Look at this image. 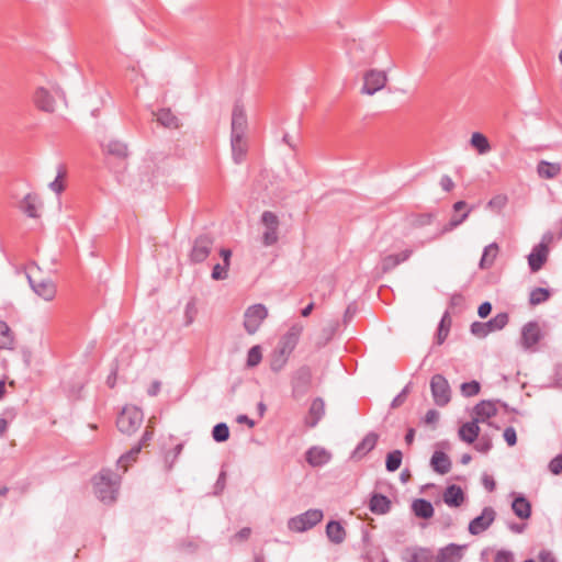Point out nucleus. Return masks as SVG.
Returning <instances> with one entry per match:
<instances>
[{"label": "nucleus", "mask_w": 562, "mask_h": 562, "mask_svg": "<svg viewBox=\"0 0 562 562\" xmlns=\"http://www.w3.org/2000/svg\"><path fill=\"white\" fill-rule=\"evenodd\" d=\"M95 496L104 504L116 501L121 476L110 469L101 470L92 479Z\"/></svg>", "instance_id": "obj_1"}, {"label": "nucleus", "mask_w": 562, "mask_h": 562, "mask_svg": "<svg viewBox=\"0 0 562 562\" xmlns=\"http://www.w3.org/2000/svg\"><path fill=\"white\" fill-rule=\"evenodd\" d=\"M144 420L143 412L136 406H126L117 417L116 426L123 434H134Z\"/></svg>", "instance_id": "obj_2"}, {"label": "nucleus", "mask_w": 562, "mask_h": 562, "mask_svg": "<svg viewBox=\"0 0 562 562\" xmlns=\"http://www.w3.org/2000/svg\"><path fill=\"white\" fill-rule=\"evenodd\" d=\"M268 308L263 304H254L246 308L244 313V328L247 334H256L263 321L268 317Z\"/></svg>", "instance_id": "obj_3"}, {"label": "nucleus", "mask_w": 562, "mask_h": 562, "mask_svg": "<svg viewBox=\"0 0 562 562\" xmlns=\"http://www.w3.org/2000/svg\"><path fill=\"white\" fill-rule=\"evenodd\" d=\"M260 223L263 226L261 241L263 246H273L279 240V226L280 221L276 213L271 211H265L261 214Z\"/></svg>", "instance_id": "obj_4"}, {"label": "nucleus", "mask_w": 562, "mask_h": 562, "mask_svg": "<svg viewBox=\"0 0 562 562\" xmlns=\"http://www.w3.org/2000/svg\"><path fill=\"white\" fill-rule=\"evenodd\" d=\"M322 519L323 512L321 509H308L301 515L292 517L288 522V527L292 531L303 532L316 526Z\"/></svg>", "instance_id": "obj_5"}, {"label": "nucleus", "mask_w": 562, "mask_h": 562, "mask_svg": "<svg viewBox=\"0 0 562 562\" xmlns=\"http://www.w3.org/2000/svg\"><path fill=\"white\" fill-rule=\"evenodd\" d=\"M430 391L437 406H446L451 400V389L442 374H435L430 379Z\"/></svg>", "instance_id": "obj_6"}, {"label": "nucleus", "mask_w": 562, "mask_h": 562, "mask_svg": "<svg viewBox=\"0 0 562 562\" xmlns=\"http://www.w3.org/2000/svg\"><path fill=\"white\" fill-rule=\"evenodd\" d=\"M387 82V75L384 70L370 69L363 74V86L361 93L373 95L382 90Z\"/></svg>", "instance_id": "obj_7"}, {"label": "nucleus", "mask_w": 562, "mask_h": 562, "mask_svg": "<svg viewBox=\"0 0 562 562\" xmlns=\"http://www.w3.org/2000/svg\"><path fill=\"white\" fill-rule=\"evenodd\" d=\"M507 323L508 315L506 313H498L488 322H474L471 325V333L477 337H485L492 331L503 329L507 325Z\"/></svg>", "instance_id": "obj_8"}, {"label": "nucleus", "mask_w": 562, "mask_h": 562, "mask_svg": "<svg viewBox=\"0 0 562 562\" xmlns=\"http://www.w3.org/2000/svg\"><path fill=\"white\" fill-rule=\"evenodd\" d=\"M304 326L301 323L293 324L289 330L281 337L279 342L280 357H289L296 347L303 333Z\"/></svg>", "instance_id": "obj_9"}, {"label": "nucleus", "mask_w": 562, "mask_h": 562, "mask_svg": "<svg viewBox=\"0 0 562 562\" xmlns=\"http://www.w3.org/2000/svg\"><path fill=\"white\" fill-rule=\"evenodd\" d=\"M496 517V512L492 507H485L481 515L472 519L469 524V532L477 536L490 528Z\"/></svg>", "instance_id": "obj_10"}, {"label": "nucleus", "mask_w": 562, "mask_h": 562, "mask_svg": "<svg viewBox=\"0 0 562 562\" xmlns=\"http://www.w3.org/2000/svg\"><path fill=\"white\" fill-rule=\"evenodd\" d=\"M213 240L209 236H200L194 243L190 252V260L193 263L203 262L210 255L212 249Z\"/></svg>", "instance_id": "obj_11"}, {"label": "nucleus", "mask_w": 562, "mask_h": 562, "mask_svg": "<svg viewBox=\"0 0 562 562\" xmlns=\"http://www.w3.org/2000/svg\"><path fill=\"white\" fill-rule=\"evenodd\" d=\"M248 121L241 104L235 103L232 112L231 135L246 136Z\"/></svg>", "instance_id": "obj_12"}, {"label": "nucleus", "mask_w": 562, "mask_h": 562, "mask_svg": "<svg viewBox=\"0 0 562 562\" xmlns=\"http://www.w3.org/2000/svg\"><path fill=\"white\" fill-rule=\"evenodd\" d=\"M312 383V371L308 367L300 368L293 375L292 386L295 395L305 394Z\"/></svg>", "instance_id": "obj_13"}, {"label": "nucleus", "mask_w": 562, "mask_h": 562, "mask_svg": "<svg viewBox=\"0 0 562 562\" xmlns=\"http://www.w3.org/2000/svg\"><path fill=\"white\" fill-rule=\"evenodd\" d=\"M465 546L449 543L448 546L439 549L435 555V562H461L463 559V551Z\"/></svg>", "instance_id": "obj_14"}, {"label": "nucleus", "mask_w": 562, "mask_h": 562, "mask_svg": "<svg viewBox=\"0 0 562 562\" xmlns=\"http://www.w3.org/2000/svg\"><path fill=\"white\" fill-rule=\"evenodd\" d=\"M549 248L546 244L540 243L535 246L528 256V265L532 272L539 271L547 262Z\"/></svg>", "instance_id": "obj_15"}, {"label": "nucleus", "mask_w": 562, "mask_h": 562, "mask_svg": "<svg viewBox=\"0 0 562 562\" xmlns=\"http://www.w3.org/2000/svg\"><path fill=\"white\" fill-rule=\"evenodd\" d=\"M541 339V329L538 323L529 322L521 330V344L525 349H531Z\"/></svg>", "instance_id": "obj_16"}, {"label": "nucleus", "mask_w": 562, "mask_h": 562, "mask_svg": "<svg viewBox=\"0 0 562 562\" xmlns=\"http://www.w3.org/2000/svg\"><path fill=\"white\" fill-rule=\"evenodd\" d=\"M33 102L41 111L52 113L55 110V100L47 89L38 87L33 94Z\"/></svg>", "instance_id": "obj_17"}, {"label": "nucleus", "mask_w": 562, "mask_h": 562, "mask_svg": "<svg viewBox=\"0 0 562 562\" xmlns=\"http://www.w3.org/2000/svg\"><path fill=\"white\" fill-rule=\"evenodd\" d=\"M232 157L235 164H241L248 151V140L246 136L231 135Z\"/></svg>", "instance_id": "obj_18"}, {"label": "nucleus", "mask_w": 562, "mask_h": 562, "mask_svg": "<svg viewBox=\"0 0 562 562\" xmlns=\"http://www.w3.org/2000/svg\"><path fill=\"white\" fill-rule=\"evenodd\" d=\"M403 560L405 562H435V555L427 548H406Z\"/></svg>", "instance_id": "obj_19"}, {"label": "nucleus", "mask_w": 562, "mask_h": 562, "mask_svg": "<svg viewBox=\"0 0 562 562\" xmlns=\"http://www.w3.org/2000/svg\"><path fill=\"white\" fill-rule=\"evenodd\" d=\"M43 203L37 194L34 193H27L22 202H21V210L32 218L40 217V210L42 209Z\"/></svg>", "instance_id": "obj_20"}, {"label": "nucleus", "mask_w": 562, "mask_h": 562, "mask_svg": "<svg viewBox=\"0 0 562 562\" xmlns=\"http://www.w3.org/2000/svg\"><path fill=\"white\" fill-rule=\"evenodd\" d=\"M29 282L33 291L46 301H50L56 295V286L52 281L43 280L35 282L30 276H27Z\"/></svg>", "instance_id": "obj_21"}, {"label": "nucleus", "mask_w": 562, "mask_h": 562, "mask_svg": "<svg viewBox=\"0 0 562 562\" xmlns=\"http://www.w3.org/2000/svg\"><path fill=\"white\" fill-rule=\"evenodd\" d=\"M325 415V403L323 398L316 397L313 400L311 407L308 409V415L305 418V424L313 428Z\"/></svg>", "instance_id": "obj_22"}, {"label": "nucleus", "mask_w": 562, "mask_h": 562, "mask_svg": "<svg viewBox=\"0 0 562 562\" xmlns=\"http://www.w3.org/2000/svg\"><path fill=\"white\" fill-rule=\"evenodd\" d=\"M306 461L312 467H322L329 462L331 454L324 448L312 447L306 451Z\"/></svg>", "instance_id": "obj_23"}, {"label": "nucleus", "mask_w": 562, "mask_h": 562, "mask_svg": "<svg viewBox=\"0 0 562 562\" xmlns=\"http://www.w3.org/2000/svg\"><path fill=\"white\" fill-rule=\"evenodd\" d=\"M464 498H465L464 492L462 491V488L459 485H456V484L449 485L445 490L443 495H442L443 502L449 507L461 506L464 502Z\"/></svg>", "instance_id": "obj_24"}, {"label": "nucleus", "mask_w": 562, "mask_h": 562, "mask_svg": "<svg viewBox=\"0 0 562 562\" xmlns=\"http://www.w3.org/2000/svg\"><path fill=\"white\" fill-rule=\"evenodd\" d=\"M473 412L475 415L474 419H477V423H484L496 415L497 408L492 401H481L474 406Z\"/></svg>", "instance_id": "obj_25"}, {"label": "nucleus", "mask_w": 562, "mask_h": 562, "mask_svg": "<svg viewBox=\"0 0 562 562\" xmlns=\"http://www.w3.org/2000/svg\"><path fill=\"white\" fill-rule=\"evenodd\" d=\"M379 436L375 432H369L356 447L353 451V457L361 459L371 450L374 449L378 442Z\"/></svg>", "instance_id": "obj_26"}, {"label": "nucleus", "mask_w": 562, "mask_h": 562, "mask_svg": "<svg viewBox=\"0 0 562 562\" xmlns=\"http://www.w3.org/2000/svg\"><path fill=\"white\" fill-rule=\"evenodd\" d=\"M413 254V250L406 249L400 254L389 255L382 259V270L383 272H389L400 263L406 261Z\"/></svg>", "instance_id": "obj_27"}, {"label": "nucleus", "mask_w": 562, "mask_h": 562, "mask_svg": "<svg viewBox=\"0 0 562 562\" xmlns=\"http://www.w3.org/2000/svg\"><path fill=\"white\" fill-rule=\"evenodd\" d=\"M477 424V419L474 418L472 422L463 424L459 429L460 439L468 443L474 442L480 435V427Z\"/></svg>", "instance_id": "obj_28"}, {"label": "nucleus", "mask_w": 562, "mask_h": 562, "mask_svg": "<svg viewBox=\"0 0 562 562\" xmlns=\"http://www.w3.org/2000/svg\"><path fill=\"white\" fill-rule=\"evenodd\" d=\"M430 464L432 469L439 474H447L451 470V461L449 457L442 451H435Z\"/></svg>", "instance_id": "obj_29"}, {"label": "nucleus", "mask_w": 562, "mask_h": 562, "mask_svg": "<svg viewBox=\"0 0 562 562\" xmlns=\"http://www.w3.org/2000/svg\"><path fill=\"white\" fill-rule=\"evenodd\" d=\"M561 165L559 162H550L540 160L537 165V173L542 179H553L561 172Z\"/></svg>", "instance_id": "obj_30"}, {"label": "nucleus", "mask_w": 562, "mask_h": 562, "mask_svg": "<svg viewBox=\"0 0 562 562\" xmlns=\"http://www.w3.org/2000/svg\"><path fill=\"white\" fill-rule=\"evenodd\" d=\"M413 513L420 518L429 519L434 516V507L431 503L424 498L415 499L412 504Z\"/></svg>", "instance_id": "obj_31"}, {"label": "nucleus", "mask_w": 562, "mask_h": 562, "mask_svg": "<svg viewBox=\"0 0 562 562\" xmlns=\"http://www.w3.org/2000/svg\"><path fill=\"white\" fill-rule=\"evenodd\" d=\"M370 510L374 514H386L390 510L391 502L382 494H373L369 504Z\"/></svg>", "instance_id": "obj_32"}, {"label": "nucleus", "mask_w": 562, "mask_h": 562, "mask_svg": "<svg viewBox=\"0 0 562 562\" xmlns=\"http://www.w3.org/2000/svg\"><path fill=\"white\" fill-rule=\"evenodd\" d=\"M512 509L520 519H528L531 515V505L524 496H518L514 499Z\"/></svg>", "instance_id": "obj_33"}, {"label": "nucleus", "mask_w": 562, "mask_h": 562, "mask_svg": "<svg viewBox=\"0 0 562 562\" xmlns=\"http://www.w3.org/2000/svg\"><path fill=\"white\" fill-rule=\"evenodd\" d=\"M498 245L496 243H492L486 246L483 250V255L480 261L481 269H488L493 266L497 255H498Z\"/></svg>", "instance_id": "obj_34"}, {"label": "nucleus", "mask_w": 562, "mask_h": 562, "mask_svg": "<svg viewBox=\"0 0 562 562\" xmlns=\"http://www.w3.org/2000/svg\"><path fill=\"white\" fill-rule=\"evenodd\" d=\"M470 145L475 148L480 155L487 154L491 150L487 137L480 132H474L471 135Z\"/></svg>", "instance_id": "obj_35"}, {"label": "nucleus", "mask_w": 562, "mask_h": 562, "mask_svg": "<svg viewBox=\"0 0 562 562\" xmlns=\"http://www.w3.org/2000/svg\"><path fill=\"white\" fill-rule=\"evenodd\" d=\"M326 535L334 543H341L346 537V532L338 521H329L327 524Z\"/></svg>", "instance_id": "obj_36"}, {"label": "nucleus", "mask_w": 562, "mask_h": 562, "mask_svg": "<svg viewBox=\"0 0 562 562\" xmlns=\"http://www.w3.org/2000/svg\"><path fill=\"white\" fill-rule=\"evenodd\" d=\"M156 115L157 121L165 127L176 128L179 126L178 117L169 109H162Z\"/></svg>", "instance_id": "obj_37"}, {"label": "nucleus", "mask_w": 562, "mask_h": 562, "mask_svg": "<svg viewBox=\"0 0 562 562\" xmlns=\"http://www.w3.org/2000/svg\"><path fill=\"white\" fill-rule=\"evenodd\" d=\"M108 154L119 158H125L127 156V146L120 140H110L104 145Z\"/></svg>", "instance_id": "obj_38"}, {"label": "nucleus", "mask_w": 562, "mask_h": 562, "mask_svg": "<svg viewBox=\"0 0 562 562\" xmlns=\"http://www.w3.org/2000/svg\"><path fill=\"white\" fill-rule=\"evenodd\" d=\"M403 454L400 450H394L386 456L385 467L389 472H395L402 464Z\"/></svg>", "instance_id": "obj_39"}, {"label": "nucleus", "mask_w": 562, "mask_h": 562, "mask_svg": "<svg viewBox=\"0 0 562 562\" xmlns=\"http://www.w3.org/2000/svg\"><path fill=\"white\" fill-rule=\"evenodd\" d=\"M550 296V293L547 289L536 288L530 292L529 303L531 305H538L546 302Z\"/></svg>", "instance_id": "obj_40"}, {"label": "nucleus", "mask_w": 562, "mask_h": 562, "mask_svg": "<svg viewBox=\"0 0 562 562\" xmlns=\"http://www.w3.org/2000/svg\"><path fill=\"white\" fill-rule=\"evenodd\" d=\"M213 439L217 442L226 441L229 437V429L225 423H220L212 430Z\"/></svg>", "instance_id": "obj_41"}, {"label": "nucleus", "mask_w": 562, "mask_h": 562, "mask_svg": "<svg viewBox=\"0 0 562 562\" xmlns=\"http://www.w3.org/2000/svg\"><path fill=\"white\" fill-rule=\"evenodd\" d=\"M198 315V307L194 299H191L184 307V325L190 326Z\"/></svg>", "instance_id": "obj_42"}, {"label": "nucleus", "mask_w": 562, "mask_h": 562, "mask_svg": "<svg viewBox=\"0 0 562 562\" xmlns=\"http://www.w3.org/2000/svg\"><path fill=\"white\" fill-rule=\"evenodd\" d=\"M142 448H143V446L138 443L137 446L132 448L128 452L121 456V458L119 459V463L122 464L124 472L127 470V464L136 459L137 454L142 450Z\"/></svg>", "instance_id": "obj_43"}, {"label": "nucleus", "mask_w": 562, "mask_h": 562, "mask_svg": "<svg viewBox=\"0 0 562 562\" xmlns=\"http://www.w3.org/2000/svg\"><path fill=\"white\" fill-rule=\"evenodd\" d=\"M66 176V169L63 167V166H59L58 167V172H57V177L54 181H52L49 183V189L54 192H56L57 194L61 193L64 191V183H63V179L65 178Z\"/></svg>", "instance_id": "obj_44"}, {"label": "nucleus", "mask_w": 562, "mask_h": 562, "mask_svg": "<svg viewBox=\"0 0 562 562\" xmlns=\"http://www.w3.org/2000/svg\"><path fill=\"white\" fill-rule=\"evenodd\" d=\"M461 393L465 397L479 394L481 385L477 381L464 382L461 384Z\"/></svg>", "instance_id": "obj_45"}, {"label": "nucleus", "mask_w": 562, "mask_h": 562, "mask_svg": "<svg viewBox=\"0 0 562 562\" xmlns=\"http://www.w3.org/2000/svg\"><path fill=\"white\" fill-rule=\"evenodd\" d=\"M261 361V350L259 346H254L248 351L247 356V364L249 367H255Z\"/></svg>", "instance_id": "obj_46"}, {"label": "nucleus", "mask_w": 562, "mask_h": 562, "mask_svg": "<svg viewBox=\"0 0 562 562\" xmlns=\"http://www.w3.org/2000/svg\"><path fill=\"white\" fill-rule=\"evenodd\" d=\"M471 210L464 212L460 217H457V216H453L451 218V221L449 222L448 225H446L441 232H440V235L445 234V233H448L450 232L451 229L456 228L457 226H459L461 223H463L467 217L469 216V213H470Z\"/></svg>", "instance_id": "obj_47"}, {"label": "nucleus", "mask_w": 562, "mask_h": 562, "mask_svg": "<svg viewBox=\"0 0 562 562\" xmlns=\"http://www.w3.org/2000/svg\"><path fill=\"white\" fill-rule=\"evenodd\" d=\"M228 268L229 266H226V265H220V263H216L214 267H213V271H212V279L214 280H225L228 276Z\"/></svg>", "instance_id": "obj_48"}, {"label": "nucleus", "mask_w": 562, "mask_h": 562, "mask_svg": "<svg viewBox=\"0 0 562 562\" xmlns=\"http://www.w3.org/2000/svg\"><path fill=\"white\" fill-rule=\"evenodd\" d=\"M514 553L509 550H498L495 553L494 562H514Z\"/></svg>", "instance_id": "obj_49"}, {"label": "nucleus", "mask_w": 562, "mask_h": 562, "mask_svg": "<svg viewBox=\"0 0 562 562\" xmlns=\"http://www.w3.org/2000/svg\"><path fill=\"white\" fill-rule=\"evenodd\" d=\"M549 471L554 475L562 473V454L557 456L550 461Z\"/></svg>", "instance_id": "obj_50"}, {"label": "nucleus", "mask_w": 562, "mask_h": 562, "mask_svg": "<svg viewBox=\"0 0 562 562\" xmlns=\"http://www.w3.org/2000/svg\"><path fill=\"white\" fill-rule=\"evenodd\" d=\"M0 337L3 338V344H11L13 340L11 329L4 322H0Z\"/></svg>", "instance_id": "obj_51"}, {"label": "nucleus", "mask_w": 562, "mask_h": 562, "mask_svg": "<svg viewBox=\"0 0 562 562\" xmlns=\"http://www.w3.org/2000/svg\"><path fill=\"white\" fill-rule=\"evenodd\" d=\"M504 439L508 446H515L517 442V435L514 427H507L504 430Z\"/></svg>", "instance_id": "obj_52"}, {"label": "nucleus", "mask_w": 562, "mask_h": 562, "mask_svg": "<svg viewBox=\"0 0 562 562\" xmlns=\"http://www.w3.org/2000/svg\"><path fill=\"white\" fill-rule=\"evenodd\" d=\"M408 393V386H405L402 392L394 397V400L391 403L392 408L400 407L406 400Z\"/></svg>", "instance_id": "obj_53"}, {"label": "nucleus", "mask_w": 562, "mask_h": 562, "mask_svg": "<svg viewBox=\"0 0 562 562\" xmlns=\"http://www.w3.org/2000/svg\"><path fill=\"white\" fill-rule=\"evenodd\" d=\"M439 413L436 409H429L424 418V422L428 425H436L439 420Z\"/></svg>", "instance_id": "obj_54"}, {"label": "nucleus", "mask_w": 562, "mask_h": 562, "mask_svg": "<svg viewBox=\"0 0 562 562\" xmlns=\"http://www.w3.org/2000/svg\"><path fill=\"white\" fill-rule=\"evenodd\" d=\"M225 484H226V473L224 471H222L217 477L216 483H215L214 493L215 494L222 493L225 488Z\"/></svg>", "instance_id": "obj_55"}, {"label": "nucleus", "mask_w": 562, "mask_h": 562, "mask_svg": "<svg viewBox=\"0 0 562 562\" xmlns=\"http://www.w3.org/2000/svg\"><path fill=\"white\" fill-rule=\"evenodd\" d=\"M492 305L490 302H484L479 306L477 314L481 318H485L490 315Z\"/></svg>", "instance_id": "obj_56"}, {"label": "nucleus", "mask_w": 562, "mask_h": 562, "mask_svg": "<svg viewBox=\"0 0 562 562\" xmlns=\"http://www.w3.org/2000/svg\"><path fill=\"white\" fill-rule=\"evenodd\" d=\"M505 204H506V196H504V195H497V196L493 198L492 200H490V202H488V206L497 207V209H502Z\"/></svg>", "instance_id": "obj_57"}, {"label": "nucleus", "mask_w": 562, "mask_h": 562, "mask_svg": "<svg viewBox=\"0 0 562 562\" xmlns=\"http://www.w3.org/2000/svg\"><path fill=\"white\" fill-rule=\"evenodd\" d=\"M449 328L445 327V318L441 319L438 328V344H442L448 335Z\"/></svg>", "instance_id": "obj_58"}, {"label": "nucleus", "mask_w": 562, "mask_h": 562, "mask_svg": "<svg viewBox=\"0 0 562 562\" xmlns=\"http://www.w3.org/2000/svg\"><path fill=\"white\" fill-rule=\"evenodd\" d=\"M440 186L441 188L449 192L453 189L454 187V183L452 181V179L449 177V176H443L441 179H440Z\"/></svg>", "instance_id": "obj_59"}, {"label": "nucleus", "mask_w": 562, "mask_h": 562, "mask_svg": "<svg viewBox=\"0 0 562 562\" xmlns=\"http://www.w3.org/2000/svg\"><path fill=\"white\" fill-rule=\"evenodd\" d=\"M153 435H154L153 427L151 426H147L146 429H145V432H144V435L142 437V440H140L139 445H142L143 447L147 446L148 441L151 440Z\"/></svg>", "instance_id": "obj_60"}, {"label": "nucleus", "mask_w": 562, "mask_h": 562, "mask_svg": "<svg viewBox=\"0 0 562 562\" xmlns=\"http://www.w3.org/2000/svg\"><path fill=\"white\" fill-rule=\"evenodd\" d=\"M539 562H555V558L552 552L542 550L539 555Z\"/></svg>", "instance_id": "obj_61"}, {"label": "nucleus", "mask_w": 562, "mask_h": 562, "mask_svg": "<svg viewBox=\"0 0 562 562\" xmlns=\"http://www.w3.org/2000/svg\"><path fill=\"white\" fill-rule=\"evenodd\" d=\"M161 383L154 381L147 390L148 395L156 396L160 392Z\"/></svg>", "instance_id": "obj_62"}, {"label": "nucleus", "mask_w": 562, "mask_h": 562, "mask_svg": "<svg viewBox=\"0 0 562 562\" xmlns=\"http://www.w3.org/2000/svg\"><path fill=\"white\" fill-rule=\"evenodd\" d=\"M250 528H243L240 531H238L236 535H235V539L239 540V541H244L246 539H248V537L250 536Z\"/></svg>", "instance_id": "obj_63"}, {"label": "nucleus", "mask_w": 562, "mask_h": 562, "mask_svg": "<svg viewBox=\"0 0 562 562\" xmlns=\"http://www.w3.org/2000/svg\"><path fill=\"white\" fill-rule=\"evenodd\" d=\"M483 484L485 486V488L490 492L494 491L495 488V481L493 480V477L488 476V475H485L483 477Z\"/></svg>", "instance_id": "obj_64"}]
</instances>
